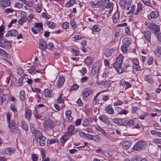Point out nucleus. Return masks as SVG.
<instances>
[{
    "instance_id": "nucleus-1",
    "label": "nucleus",
    "mask_w": 161,
    "mask_h": 161,
    "mask_svg": "<svg viewBox=\"0 0 161 161\" xmlns=\"http://www.w3.org/2000/svg\"><path fill=\"white\" fill-rule=\"evenodd\" d=\"M98 4L101 7L102 10L106 9L107 11L109 10V12H110L113 10L114 3L110 2L109 0H98Z\"/></svg>"
},
{
    "instance_id": "nucleus-2",
    "label": "nucleus",
    "mask_w": 161,
    "mask_h": 161,
    "mask_svg": "<svg viewBox=\"0 0 161 161\" xmlns=\"http://www.w3.org/2000/svg\"><path fill=\"white\" fill-rule=\"evenodd\" d=\"M124 57L120 55L117 58L114 65V67L119 73H121L124 71V69L121 67Z\"/></svg>"
},
{
    "instance_id": "nucleus-3",
    "label": "nucleus",
    "mask_w": 161,
    "mask_h": 161,
    "mask_svg": "<svg viewBox=\"0 0 161 161\" xmlns=\"http://www.w3.org/2000/svg\"><path fill=\"white\" fill-rule=\"evenodd\" d=\"M7 121L8 126L11 131L19 133V130L17 129V125L13 120H10V114L9 113L7 114Z\"/></svg>"
},
{
    "instance_id": "nucleus-4",
    "label": "nucleus",
    "mask_w": 161,
    "mask_h": 161,
    "mask_svg": "<svg viewBox=\"0 0 161 161\" xmlns=\"http://www.w3.org/2000/svg\"><path fill=\"white\" fill-rule=\"evenodd\" d=\"M147 144L144 141H141L136 144L133 147V149L135 151H139L144 150Z\"/></svg>"
},
{
    "instance_id": "nucleus-5",
    "label": "nucleus",
    "mask_w": 161,
    "mask_h": 161,
    "mask_svg": "<svg viewBox=\"0 0 161 161\" xmlns=\"http://www.w3.org/2000/svg\"><path fill=\"white\" fill-rule=\"evenodd\" d=\"M92 70L90 74V76L91 77L95 75H97L99 71V67L96 65H92L91 66Z\"/></svg>"
},
{
    "instance_id": "nucleus-6",
    "label": "nucleus",
    "mask_w": 161,
    "mask_h": 161,
    "mask_svg": "<svg viewBox=\"0 0 161 161\" xmlns=\"http://www.w3.org/2000/svg\"><path fill=\"white\" fill-rule=\"evenodd\" d=\"M43 125L45 129L47 130L50 129H52L54 126L53 122L52 120H50L45 121Z\"/></svg>"
},
{
    "instance_id": "nucleus-7",
    "label": "nucleus",
    "mask_w": 161,
    "mask_h": 161,
    "mask_svg": "<svg viewBox=\"0 0 161 161\" xmlns=\"http://www.w3.org/2000/svg\"><path fill=\"white\" fill-rule=\"evenodd\" d=\"M144 37L145 39V43H147H147L148 46L150 45L151 44L150 42L151 33L148 31H145L144 34Z\"/></svg>"
},
{
    "instance_id": "nucleus-8",
    "label": "nucleus",
    "mask_w": 161,
    "mask_h": 161,
    "mask_svg": "<svg viewBox=\"0 0 161 161\" xmlns=\"http://www.w3.org/2000/svg\"><path fill=\"white\" fill-rule=\"evenodd\" d=\"M148 27L150 29L153 31L156 34L159 32L160 28L158 26L154 25L153 23H150L148 24Z\"/></svg>"
},
{
    "instance_id": "nucleus-9",
    "label": "nucleus",
    "mask_w": 161,
    "mask_h": 161,
    "mask_svg": "<svg viewBox=\"0 0 161 161\" xmlns=\"http://www.w3.org/2000/svg\"><path fill=\"white\" fill-rule=\"evenodd\" d=\"M159 16V13L157 11H152L149 14H148L147 17L149 19H155Z\"/></svg>"
},
{
    "instance_id": "nucleus-10",
    "label": "nucleus",
    "mask_w": 161,
    "mask_h": 161,
    "mask_svg": "<svg viewBox=\"0 0 161 161\" xmlns=\"http://www.w3.org/2000/svg\"><path fill=\"white\" fill-rule=\"evenodd\" d=\"M92 90L91 88L88 87L85 89L82 92L84 97H86L92 93Z\"/></svg>"
},
{
    "instance_id": "nucleus-11",
    "label": "nucleus",
    "mask_w": 161,
    "mask_h": 161,
    "mask_svg": "<svg viewBox=\"0 0 161 161\" xmlns=\"http://www.w3.org/2000/svg\"><path fill=\"white\" fill-rule=\"evenodd\" d=\"M114 122L118 125H124L126 124V122L125 120L123 119H114Z\"/></svg>"
},
{
    "instance_id": "nucleus-12",
    "label": "nucleus",
    "mask_w": 161,
    "mask_h": 161,
    "mask_svg": "<svg viewBox=\"0 0 161 161\" xmlns=\"http://www.w3.org/2000/svg\"><path fill=\"white\" fill-rule=\"evenodd\" d=\"M18 34V31L15 30H11L8 31L7 34H6L5 36L6 37L9 36H15Z\"/></svg>"
},
{
    "instance_id": "nucleus-13",
    "label": "nucleus",
    "mask_w": 161,
    "mask_h": 161,
    "mask_svg": "<svg viewBox=\"0 0 161 161\" xmlns=\"http://www.w3.org/2000/svg\"><path fill=\"white\" fill-rule=\"evenodd\" d=\"M97 83L100 85H104L105 88H108L110 86L111 81L110 80H105L104 81H98Z\"/></svg>"
},
{
    "instance_id": "nucleus-14",
    "label": "nucleus",
    "mask_w": 161,
    "mask_h": 161,
    "mask_svg": "<svg viewBox=\"0 0 161 161\" xmlns=\"http://www.w3.org/2000/svg\"><path fill=\"white\" fill-rule=\"evenodd\" d=\"M11 4L10 0H1L0 6L2 7H5L9 6Z\"/></svg>"
},
{
    "instance_id": "nucleus-15",
    "label": "nucleus",
    "mask_w": 161,
    "mask_h": 161,
    "mask_svg": "<svg viewBox=\"0 0 161 161\" xmlns=\"http://www.w3.org/2000/svg\"><path fill=\"white\" fill-rule=\"evenodd\" d=\"M64 81L65 79L64 77L59 76L57 83V88H60L64 83Z\"/></svg>"
},
{
    "instance_id": "nucleus-16",
    "label": "nucleus",
    "mask_w": 161,
    "mask_h": 161,
    "mask_svg": "<svg viewBox=\"0 0 161 161\" xmlns=\"http://www.w3.org/2000/svg\"><path fill=\"white\" fill-rule=\"evenodd\" d=\"M39 47L42 50H44L47 47V44L45 41L43 39L39 41Z\"/></svg>"
},
{
    "instance_id": "nucleus-17",
    "label": "nucleus",
    "mask_w": 161,
    "mask_h": 161,
    "mask_svg": "<svg viewBox=\"0 0 161 161\" xmlns=\"http://www.w3.org/2000/svg\"><path fill=\"white\" fill-rule=\"evenodd\" d=\"M11 45L10 42L4 40H0V47H9Z\"/></svg>"
},
{
    "instance_id": "nucleus-18",
    "label": "nucleus",
    "mask_w": 161,
    "mask_h": 161,
    "mask_svg": "<svg viewBox=\"0 0 161 161\" xmlns=\"http://www.w3.org/2000/svg\"><path fill=\"white\" fill-rule=\"evenodd\" d=\"M119 13L118 12H115L113 17V22L114 23H117L118 22H119Z\"/></svg>"
},
{
    "instance_id": "nucleus-19",
    "label": "nucleus",
    "mask_w": 161,
    "mask_h": 161,
    "mask_svg": "<svg viewBox=\"0 0 161 161\" xmlns=\"http://www.w3.org/2000/svg\"><path fill=\"white\" fill-rule=\"evenodd\" d=\"M105 110L107 113L109 114H113L114 112L111 105L110 104L106 107Z\"/></svg>"
},
{
    "instance_id": "nucleus-20",
    "label": "nucleus",
    "mask_w": 161,
    "mask_h": 161,
    "mask_svg": "<svg viewBox=\"0 0 161 161\" xmlns=\"http://www.w3.org/2000/svg\"><path fill=\"white\" fill-rule=\"evenodd\" d=\"M99 119L101 121L105 124L108 125L109 124L108 118L104 115H103L100 116L99 117Z\"/></svg>"
},
{
    "instance_id": "nucleus-21",
    "label": "nucleus",
    "mask_w": 161,
    "mask_h": 161,
    "mask_svg": "<svg viewBox=\"0 0 161 161\" xmlns=\"http://www.w3.org/2000/svg\"><path fill=\"white\" fill-rule=\"evenodd\" d=\"M0 55L7 58H10V55L4 50L0 48Z\"/></svg>"
},
{
    "instance_id": "nucleus-22",
    "label": "nucleus",
    "mask_w": 161,
    "mask_h": 161,
    "mask_svg": "<svg viewBox=\"0 0 161 161\" xmlns=\"http://www.w3.org/2000/svg\"><path fill=\"white\" fill-rule=\"evenodd\" d=\"M122 42L123 45H125L126 46H129L132 42L131 39L128 37L124 38Z\"/></svg>"
},
{
    "instance_id": "nucleus-23",
    "label": "nucleus",
    "mask_w": 161,
    "mask_h": 161,
    "mask_svg": "<svg viewBox=\"0 0 161 161\" xmlns=\"http://www.w3.org/2000/svg\"><path fill=\"white\" fill-rule=\"evenodd\" d=\"M31 132L34 136L37 138H40L42 136V133L39 130H35Z\"/></svg>"
},
{
    "instance_id": "nucleus-24",
    "label": "nucleus",
    "mask_w": 161,
    "mask_h": 161,
    "mask_svg": "<svg viewBox=\"0 0 161 161\" xmlns=\"http://www.w3.org/2000/svg\"><path fill=\"white\" fill-rule=\"evenodd\" d=\"M14 151V148L9 147L6 148L5 151L6 154L10 155L13 153Z\"/></svg>"
},
{
    "instance_id": "nucleus-25",
    "label": "nucleus",
    "mask_w": 161,
    "mask_h": 161,
    "mask_svg": "<svg viewBox=\"0 0 161 161\" xmlns=\"http://www.w3.org/2000/svg\"><path fill=\"white\" fill-rule=\"evenodd\" d=\"M154 53L155 56L157 57L161 56V47H157L154 51Z\"/></svg>"
},
{
    "instance_id": "nucleus-26",
    "label": "nucleus",
    "mask_w": 161,
    "mask_h": 161,
    "mask_svg": "<svg viewBox=\"0 0 161 161\" xmlns=\"http://www.w3.org/2000/svg\"><path fill=\"white\" fill-rule=\"evenodd\" d=\"M0 61V63L2 64L3 65L6 67L9 66L11 65L10 62L3 58H1Z\"/></svg>"
},
{
    "instance_id": "nucleus-27",
    "label": "nucleus",
    "mask_w": 161,
    "mask_h": 161,
    "mask_svg": "<svg viewBox=\"0 0 161 161\" xmlns=\"http://www.w3.org/2000/svg\"><path fill=\"white\" fill-rule=\"evenodd\" d=\"M52 91L50 89H46L44 90V95L46 97H51Z\"/></svg>"
},
{
    "instance_id": "nucleus-28",
    "label": "nucleus",
    "mask_w": 161,
    "mask_h": 161,
    "mask_svg": "<svg viewBox=\"0 0 161 161\" xmlns=\"http://www.w3.org/2000/svg\"><path fill=\"white\" fill-rule=\"evenodd\" d=\"M40 139L39 141V143L41 146H44L45 143V140L46 138L45 136H42L40 138H38Z\"/></svg>"
},
{
    "instance_id": "nucleus-29",
    "label": "nucleus",
    "mask_w": 161,
    "mask_h": 161,
    "mask_svg": "<svg viewBox=\"0 0 161 161\" xmlns=\"http://www.w3.org/2000/svg\"><path fill=\"white\" fill-rule=\"evenodd\" d=\"M46 23L48 26V27L51 29H54L56 27V25L55 23L48 21H46Z\"/></svg>"
},
{
    "instance_id": "nucleus-30",
    "label": "nucleus",
    "mask_w": 161,
    "mask_h": 161,
    "mask_svg": "<svg viewBox=\"0 0 161 161\" xmlns=\"http://www.w3.org/2000/svg\"><path fill=\"white\" fill-rule=\"evenodd\" d=\"M71 111L70 110H67L65 113L66 116L69 120H72L73 119V118L71 116Z\"/></svg>"
},
{
    "instance_id": "nucleus-31",
    "label": "nucleus",
    "mask_w": 161,
    "mask_h": 161,
    "mask_svg": "<svg viewBox=\"0 0 161 161\" xmlns=\"http://www.w3.org/2000/svg\"><path fill=\"white\" fill-rule=\"evenodd\" d=\"M145 80L147 81L151 84H153L154 82V80L150 78L149 75H146L144 78Z\"/></svg>"
},
{
    "instance_id": "nucleus-32",
    "label": "nucleus",
    "mask_w": 161,
    "mask_h": 161,
    "mask_svg": "<svg viewBox=\"0 0 161 161\" xmlns=\"http://www.w3.org/2000/svg\"><path fill=\"white\" fill-rule=\"evenodd\" d=\"M85 62L87 64H91L93 62L92 58L90 57H87L85 59Z\"/></svg>"
},
{
    "instance_id": "nucleus-33",
    "label": "nucleus",
    "mask_w": 161,
    "mask_h": 161,
    "mask_svg": "<svg viewBox=\"0 0 161 161\" xmlns=\"http://www.w3.org/2000/svg\"><path fill=\"white\" fill-rule=\"evenodd\" d=\"M21 127L26 131L28 130V126L25 122L24 121H21Z\"/></svg>"
},
{
    "instance_id": "nucleus-34",
    "label": "nucleus",
    "mask_w": 161,
    "mask_h": 161,
    "mask_svg": "<svg viewBox=\"0 0 161 161\" xmlns=\"http://www.w3.org/2000/svg\"><path fill=\"white\" fill-rule=\"evenodd\" d=\"M75 0H69L66 3L65 5L67 7H69L75 3Z\"/></svg>"
},
{
    "instance_id": "nucleus-35",
    "label": "nucleus",
    "mask_w": 161,
    "mask_h": 161,
    "mask_svg": "<svg viewBox=\"0 0 161 161\" xmlns=\"http://www.w3.org/2000/svg\"><path fill=\"white\" fill-rule=\"evenodd\" d=\"M20 98L22 101H24L25 99V92L23 90H22L20 91Z\"/></svg>"
},
{
    "instance_id": "nucleus-36",
    "label": "nucleus",
    "mask_w": 161,
    "mask_h": 161,
    "mask_svg": "<svg viewBox=\"0 0 161 161\" xmlns=\"http://www.w3.org/2000/svg\"><path fill=\"white\" fill-rule=\"evenodd\" d=\"M124 68H123L124 70L126 69L127 71H129L131 69V66L127 63H125L124 64Z\"/></svg>"
},
{
    "instance_id": "nucleus-37",
    "label": "nucleus",
    "mask_w": 161,
    "mask_h": 161,
    "mask_svg": "<svg viewBox=\"0 0 161 161\" xmlns=\"http://www.w3.org/2000/svg\"><path fill=\"white\" fill-rule=\"evenodd\" d=\"M119 4L121 8L123 9L126 8V2L124 0H120L119 1Z\"/></svg>"
},
{
    "instance_id": "nucleus-38",
    "label": "nucleus",
    "mask_w": 161,
    "mask_h": 161,
    "mask_svg": "<svg viewBox=\"0 0 161 161\" xmlns=\"http://www.w3.org/2000/svg\"><path fill=\"white\" fill-rule=\"evenodd\" d=\"M25 115L26 118L29 119L31 116V110L30 109L26 110Z\"/></svg>"
},
{
    "instance_id": "nucleus-39",
    "label": "nucleus",
    "mask_w": 161,
    "mask_h": 161,
    "mask_svg": "<svg viewBox=\"0 0 161 161\" xmlns=\"http://www.w3.org/2000/svg\"><path fill=\"white\" fill-rule=\"evenodd\" d=\"M35 27L39 28L40 29L38 30L39 32H40L42 30L43 28V25L40 22H37L35 23Z\"/></svg>"
},
{
    "instance_id": "nucleus-40",
    "label": "nucleus",
    "mask_w": 161,
    "mask_h": 161,
    "mask_svg": "<svg viewBox=\"0 0 161 161\" xmlns=\"http://www.w3.org/2000/svg\"><path fill=\"white\" fill-rule=\"evenodd\" d=\"M106 92L105 90L102 91H101L100 92H99L97 94V95H96V96L94 98V100L95 101V104H97L99 102V100H98V99H97V97L101 94V93L103 92Z\"/></svg>"
},
{
    "instance_id": "nucleus-41",
    "label": "nucleus",
    "mask_w": 161,
    "mask_h": 161,
    "mask_svg": "<svg viewBox=\"0 0 161 161\" xmlns=\"http://www.w3.org/2000/svg\"><path fill=\"white\" fill-rule=\"evenodd\" d=\"M68 130H69V134L72 135L74 133V127L72 125H70L68 128Z\"/></svg>"
},
{
    "instance_id": "nucleus-42",
    "label": "nucleus",
    "mask_w": 161,
    "mask_h": 161,
    "mask_svg": "<svg viewBox=\"0 0 161 161\" xmlns=\"http://www.w3.org/2000/svg\"><path fill=\"white\" fill-rule=\"evenodd\" d=\"M1 97L3 98V100L4 102H6L8 101L9 98V95L8 94H3Z\"/></svg>"
},
{
    "instance_id": "nucleus-43",
    "label": "nucleus",
    "mask_w": 161,
    "mask_h": 161,
    "mask_svg": "<svg viewBox=\"0 0 161 161\" xmlns=\"http://www.w3.org/2000/svg\"><path fill=\"white\" fill-rule=\"evenodd\" d=\"M92 30L93 32H99L100 31V29L98 25H95L92 28Z\"/></svg>"
},
{
    "instance_id": "nucleus-44",
    "label": "nucleus",
    "mask_w": 161,
    "mask_h": 161,
    "mask_svg": "<svg viewBox=\"0 0 161 161\" xmlns=\"http://www.w3.org/2000/svg\"><path fill=\"white\" fill-rule=\"evenodd\" d=\"M10 108L15 114H16L18 113V112L14 104H11Z\"/></svg>"
},
{
    "instance_id": "nucleus-45",
    "label": "nucleus",
    "mask_w": 161,
    "mask_h": 161,
    "mask_svg": "<svg viewBox=\"0 0 161 161\" xmlns=\"http://www.w3.org/2000/svg\"><path fill=\"white\" fill-rule=\"evenodd\" d=\"M36 10L37 13H40L42 10V5L41 3H37V6L36 8Z\"/></svg>"
},
{
    "instance_id": "nucleus-46",
    "label": "nucleus",
    "mask_w": 161,
    "mask_h": 161,
    "mask_svg": "<svg viewBox=\"0 0 161 161\" xmlns=\"http://www.w3.org/2000/svg\"><path fill=\"white\" fill-rule=\"evenodd\" d=\"M130 144L128 142H124L123 144V146L124 148L127 149L130 147Z\"/></svg>"
},
{
    "instance_id": "nucleus-47",
    "label": "nucleus",
    "mask_w": 161,
    "mask_h": 161,
    "mask_svg": "<svg viewBox=\"0 0 161 161\" xmlns=\"http://www.w3.org/2000/svg\"><path fill=\"white\" fill-rule=\"evenodd\" d=\"M57 140L56 139H51L47 140V143H49V144H51L57 142Z\"/></svg>"
},
{
    "instance_id": "nucleus-48",
    "label": "nucleus",
    "mask_w": 161,
    "mask_h": 161,
    "mask_svg": "<svg viewBox=\"0 0 161 161\" xmlns=\"http://www.w3.org/2000/svg\"><path fill=\"white\" fill-rule=\"evenodd\" d=\"M141 9L142 6L141 5L138 4L137 9L135 12V14L136 15H138L139 13L141 12Z\"/></svg>"
},
{
    "instance_id": "nucleus-49",
    "label": "nucleus",
    "mask_w": 161,
    "mask_h": 161,
    "mask_svg": "<svg viewBox=\"0 0 161 161\" xmlns=\"http://www.w3.org/2000/svg\"><path fill=\"white\" fill-rule=\"evenodd\" d=\"M4 30L5 27L4 26L1 25L0 26V37H2L3 35Z\"/></svg>"
},
{
    "instance_id": "nucleus-50",
    "label": "nucleus",
    "mask_w": 161,
    "mask_h": 161,
    "mask_svg": "<svg viewBox=\"0 0 161 161\" xmlns=\"http://www.w3.org/2000/svg\"><path fill=\"white\" fill-rule=\"evenodd\" d=\"M97 3H94V2L93 1H91L90 2V5L92 7H98L100 6L98 4V1L97 2Z\"/></svg>"
},
{
    "instance_id": "nucleus-51",
    "label": "nucleus",
    "mask_w": 161,
    "mask_h": 161,
    "mask_svg": "<svg viewBox=\"0 0 161 161\" xmlns=\"http://www.w3.org/2000/svg\"><path fill=\"white\" fill-rule=\"evenodd\" d=\"M26 20L25 19V18H21L19 19L18 22L19 24L20 25H22L24 22H25L26 21Z\"/></svg>"
},
{
    "instance_id": "nucleus-52",
    "label": "nucleus",
    "mask_w": 161,
    "mask_h": 161,
    "mask_svg": "<svg viewBox=\"0 0 161 161\" xmlns=\"http://www.w3.org/2000/svg\"><path fill=\"white\" fill-rule=\"evenodd\" d=\"M47 48L49 50H52L54 49V45H53V44L50 42L48 43L47 45Z\"/></svg>"
},
{
    "instance_id": "nucleus-53",
    "label": "nucleus",
    "mask_w": 161,
    "mask_h": 161,
    "mask_svg": "<svg viewBox=\"0 0 161 161\" xmlns=\"http://www.w3.org/2000/svg\"><path fill=\"white\" fill-rule=\"evenodd\" d=\"M35 69V67H31L30 69L27 70V71H28V72L30 74H33V73H34V70Z\"/></svg>"
},
{
    "instance_id": "nucleus-54",
    "label": "nucleus",
    "mask_w": 161,
    "mask_h": 161,
    "mask_svg": "<svg viewBox=\"0 0 161 161\" xmlns=\"http://www.w3.org/2000/svg\"><path fill=\"white\" fill-rule=\"evenodd\" d=\"M62 95L60 94L58 97L57 101L58 103H62L64 102V101L62 98Z\"/></svg>"
},
{
    "instance_id": "nucleus-55",
    "label": "nucleus",
    "mask_w": 161,
    "mask_h": 161,
    "mask_svg": "<svg viewBox=\"0 0 161 161\" xmlns=\"http://www.w3.org/2000/svg\"><path fill=\"white\" fill-rule=\"evenodd\" d=\"M135 5H132L131 7V9L127 13V14H130L131 13H133L135 11Z\"/></svg>"
},
{
    "instance_id": "nucleus-56",
    "label": "nucleus",
    "mask_w": 161,
    "mask_h": 161,
    "mask_svg": "<svg viewBox=\"0 0 161 161\" xmlns=\"http://www.w3.org/2000/svg\"><path fill=\"white\" fill-rule=\"evenodd\" d=\"M68 138V137L67 136H62V138L61 139V142L62 143H64L67 141Z\"/></svg>"
},
{
    "instance_id": "nucleus-57",
    "label": "nucleus",
    "mask_w": 161,
    "mask_h": 161,
    "mask_svg": "<svg viewBox=\"0 0 161 161\" xmlns=\"http://www.w3.org/2000/svg\"><path fill=\"white\" fill-rule=\"evenodd\" d=\"M128 46H126L125 45H123L121 46L122 51L124 53H125L127 52V47Z\"/></svg>"
},
{
    "instance_id": "nucleus-58",
    "label": "nucleus",
    "mask_w": 161,
    "mask_h": 161,
    "mask_svg": "<svg viewBox=\"0 0 161 161\" xmlns=\"http://www.w3.org/2000/svg\"><path fill=\"white\" fill-rule=\"evenodd\" d=\"M79 87V86L76 84L73 85L71 87L70 89L71 91L77 90Z\"/></svg>"
},
{
    "instance_id": "nucleus-59",
    "label": "nucleus",
    "mask_w": 161,
    "mask_h": 161,
    "mask_svg": "<svg viewBox=\"0 0 161 161\" xmlns=\"http://www.w3.org/2000/svg\"><path fill=\"white\" fill-rule=\"evenodd\" d=\"M83 125L84 126H87L89 124V122L88 119H85L83 121L82 123Z\"/></svg>"
},
{
    "instance_id": "nucleus-60",
    "label": "nucleus",
    "mask_w": 161,
    "mask_h": 161,
    "mask_svg": "<svg viewBox=\"0 0 161 161\" xmlns=\"http://www.w3.org/2000/svg\"><path fill=\"white\" fill-rule=\"evenodd\" d=\"M17 72L18 74L21 76H22L24 73L23 70L20 68L18 69Z\"/></svg>"
},
{
    "instance_id": "nucleus-61",
    "label": "nucleus",
    "mask_w": 161,
    "mask_h": 161,
    "mask_svg": "<svg viewBox=\"0 0 161 161\" xmlns=\"http://www.w3.org/2000/svg\"><path fill=\"white\" fill-rule=\"evenodd\" d=\"M96 129L97 130L101 132L103 134L106 132V131L101 127L99 126L97 127Z\"/></svg>"
},
{
    "instance_id": "nucleus-62",
    "label": "nucleus",
    "mask_w": 161,
    "mask_h": 161,
    "mask_svg": "<svg viewBox=\"0 0 161 161\" xmlns=\"http://www.w3.org/2000/svg\"><path fill=\"white\" fill-rule=\"evenodd\" d=\"M23 77H20L19 79V80H18V86H20L21 85H22L23 84Z\"/></svg>"
},
{
    "instance_id": "nucleus-63",
    "label": "nucleus",
    "mask_w": 161,
    "mask_h": 161,
    "mask_svg": "<svg viewBox=\"0 0 161 161\" xmlns=\"http://www.w3.org/2000/svg\"><path fill=\"white\" fill-rule=\"evenodd\" d=\"M23 6V4L22 3H17L15 4L14 7L19 8H20Z\"/></svg>"
},
{
    "instance_id": "nucleus-64",
    "label": "nucleus",
    "mask_w": 161,
    "mask_h": 161,
    "mask_svg": "<svg viewBox=\"0 0 161 161\" xmlns=\"http://www.w3.org/2000/svg\"><path fill=\"white\" fill-rule=\"evenodd\" d=\"M70 25L74 29L76 27L75 23L74 21V19H71V20Z\"/></svg>"
}]
</instances>
